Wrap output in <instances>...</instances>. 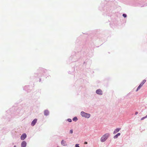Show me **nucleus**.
<instances>
[{
	"label": "nucleus",
	"instance_id": "nucleus-24",
	"mask_svg": "<svg viewBox=\"0 0 147 147\" xmlns=\"http://www.w3.org/2000/svg\"><path fill=\"white\" fill-rule=\"evenodd\" d=\"M16 147V146H14V147Z\"/></svg>",
	"mask_w": 147,
	"mask_h": 147
},
{
	"label": "nucleus",
	"instance_id": "nucleus-18",
	"mask_svg": "<svg viewBox=\"0 0 147 147\" xmlns=\"http://www.w3.org/2000/svg\"><path fill=\"white\" fill-rule=\"evenodd\" d=\"M67 120L69 122H71V120L70 119H68Z\"/></svg>",
	"mask_w": 147,
	"mask_h": 147
},
{
	"label": "nucleus",
	"instance_id": "nucleus-13",
	"mask_svg": "<svg viewBox=\"0 0 147 147\" xmlns=\"http://www.w3.org/2000/svg\"><path fill=\"white\" fill-rule=\"evenodd\" d=\"M146 80H144L141 83V84H142V85H143L144 83L146 82Z\"/></svg>",
	"mask_w": 147,
	"mask_h": 147
},
{
	"label": "nucleus",
	"instance_id": "nucleus-9",
	"mask_svg": "<svg viewBox=\"0 0 147 147\" xmlns=\"http://www.w3.org/2000/svg\"><path fill=\"white\" fill-rule=\"evenodd\" d=\"M44 114L45 115H47L49 114V112L47 110H45L44 111Z\"/></svg>",
	"mask_w": 147,
	"mask_h": 147
},
{
	"label": "nucleus",
	"instance_id": "nucleus-20",
	"mask_svg": "<svg viewBox=\"0 0 147 147\" xmlns=\"http://www.w3.org/2000/svg\"><path fill=\"white\" fill-rule=\"evenodd\" d=\"M73 131L72 130H71L70 131V133L71 134H72L73 133Z\"/></svg>",
	"mask_w": 147,
	"mask_h": 147
},
{
	"label": "nucleus",
	"instance_id": "nucleus-16",
	"mask_svg": "<svg viewBox=\"0 0 147 147\" xmlns=\"http://www.w3.org/2000/svg\"><path fill=\"white\" fill-rule=\"evenodd\" d=\"M141 87H140V86H138L137 89V90H136V91H137L139 89H140Z\"/></svg>",
	"mask_w": 147,
	"mask_h": 147
},
{
	"label": "nucleus",
	"instance_id": "nucleus-23",
	"mask_svg": "<svg viewBox=\"0 0 147 147\" xmlns=\"http://www.w3.org/2000/svg\"><path fill=\"white\" fill-rule=\"evenodd\" d=\"M87 143H87V142H84V144H87Z\"/></svg>",
	"mask_w": 147,
	"mask_h": 147
},
{
	"label": "nucleus",
	"instance_id": "nucleus-21",
	"mask_svg": "<svg viewBox=\"0 0 147 147\" xmlns=\"http://www.w3.org/2000/svg\"><path fill=\"white\" fill-rule=\"evenodd\" d=\"M143 85L142 84H140V85H139V86H140V87L141 88V87L143 86Z\"/></svg>",
	"mask_w": 147,
	"mask_h": 147
},
{
	"label": "nucleus",
	"instance_id": "nucleus-3",
	"mask_svg": "<svg viewBox=\"0 0 147 147\" xmlns=\"http://www.w3.org/2000/svg\"><path fill=\"white\" fill-rule=\"evenodd\" d=\"M96 93L98 94L102 95V91L100 89H98L96 91Z\"/></svg>",
	"mask_w": 147,
	"mask_h": 147
},
{
	"label": "nucleus",
	"instance_id": "nucleus-6",
	"mask_svg": "<svg viewBox=\"0 0 147 147\" xmlns=\"http://www.w3.org/2000/svg\"><path fill=\"white\" fill-rule=\"evenodd\" d=\"M37 121V119H34L31 123V125L32 126H34L36 123Z\"/></svg>",
	"mask_w": 147,
	"mask_h": 147
},
{
	"label": "nucleus",
	"instance_id": "nucleus-14",
	"mask_svg": "<svg viewBox=\"0 0 147 147\" xmlns=\"http://www.w3.org/2000/svg\"><path fill=\"white\" fill-rule=\"evenodd\" d=\"M146 80H144L141 83V84H142V85H143L144 83L146 82Z\"/></svg>",
	"mask_w": 147,
	"mask_h": 147
},
{
	"label": "nucleus",
	"instance_id": "nucleus-4",
	"mask_svg": "<svg viewBox=\"0 0 147 147\" xmlns=\"http://www.w3.org/2000/svg\"><path fill=\"white\" fill-rule=\"evenodd\" d=\"M26 137V134H23L21 137V139L22 140H24Z\"/></svg>",
	"mask_w": 147,
	"mask_h": 147
},
{
	"label": "nucleus",
	"instance_id": "nucleus-22",
	"mask_svg": "<svg viewBox=\"0 0 147 147\" xmlns=\"http://www.w3.org/2000/svg\"><path fill=\"white\" fill-rule=\"evenodd\" d=\"M138 113V112H136L135 113V114L136 115H137Z\"/></svg>",
	"mask_w": 147,
	"mask_h": 147
},
{
	"label": "nucleus",
	"instance_id": "nucleus-17",
	"mask_svg": "<svg viewBox=\"0 0 147 147\" xmlns=\"http://www.w3.org/2000/svg\"><path fill=\"white\" fill-rule=\"evenodd\" d=\"M123 16L124 17V18H125L127 16V15L126 14H123Z\"/></svg>",
	"mask_w": 147,
	"mask_h": 147
},
{
	"label": "nucleus",
	"instance_id": "nucleus-1",
	"mask_svg": "<svg viewBox=\"0 0 147 147\" xmlns=\"http://www.w3.org/2000/svg\"><path fill=\"white\" fill-rule=\"evenodd\" d=\"M109 136V133L106 134L101 137L100 139L101 141L102 142H104L108 138Z\"/></svg>",
	"mask_w": 147,
	"mask_h": 147
},
{
	"label": "nucleus",
	"instance_id": "nucleus-12",
	"mask_svg": "<svg viewBox=\"0 0 147 147\" xmlns=\"http://www.w3.org/2000/svg\"><path fill=\"white\" fill-rule=\"evenodd\" d=\"M146 80H144L141 83V84H142V85H143L144 83L146 82Z\"/></svg>",
	"mask_w": 147,
	"mask_h": 147
},
{
	"label": "nucleus",
	"instance_id": "nucleus-11",
	"mask_svg": "<svg viewBox=\"0 0 147 147\" xmlns=\"http://www.w3.org/2000/svg\"><path fill=\"white\" fill-rule=\"evenodd\" d=\"M78 120V119H77V117H74L73 119V121H77Z\"/></svg>",
	"mask_w": 147,
	"mask_h": 147
},
{
	"label": "nucleus",
	"instance_id": "nucleus-2",
	"mask_svg": "<svg viewBox=\"0 0 147 147\" xmlns=\"http://www.w3.org/2000/svg\"><path fill=\"white\" fill-rule=\"evenodd\" d=\"M81 114L82 116L87 118H89L90 117V114L86 113L83 111L81 112Z\"/></svg>",
	"mask_w": 147,
	"mask_h": 147
},
{
	"label": "nucleus",
	"instance_id": "nucleus-7",
	"mask_svg": "<svg viewBox=\"0 0 147 147\" xmlns=\"http://www.w3.org/2000/svg\"><path fill=\"white\" fill-rule=\"evenodd\" d=\"M61 144L63 146H67V144H66V142L63 140L61 141Z\"/></svg>",
	"mask_w": 147,
	"mask_h": 147
},
{
	"label": "nucleus",
	"instance_id": "nucleus-10",
	"mask_svg": "<svg viewBox=\"0 0 147 147\" xmlns=\"http://www.w3.org/2000/svg\"><path fill=\"white\" fill-rule=\"evenodd\" d=\"M120 133H118L115 136H114V138L115 139L117 138L120 135Z\"/></svg>",
	"mask_w": 147,
	"mask_h": 147
},
{
	"label": "nucleus",
	"instance_id": "nucleus-8",
	"mask_svg": "<svg viewBox=\"0 0 147 147\" xmlns=\"http://www.w3.org/2000/svg\"><path fill=\"white\" fill-rule=\"evenodd\" d=\"M121 129V128H117L113 132V134H116V133H117V132H118V131H119Z\"/></svg>",
	"mask_w": 147,
	"mask_h": 147
},
{
	"label": "nucleus",
	"instance_id": "nucleus-19",
	"mask_svg": "<svg viewBox=\"0 0 147 147\" xmlns=\"http://www.w3.org/2000/svg\"><path fill=\"white\" fill-rule=\"evenodd\" d=\"M79 144H76L75 145V147H80V146H79Z\"/></svg>",
	"mask_w": 147,
	"mask_h": 147
},
{
	"label": "nucleus",
	"instance_id": "nucleus-15",
	"mask_svg": "<svg viewBox=\"0 0 147 147\" xmlns=\"http://www.w3.org/2000/svg\"><path fill=\"white\" fill-rule=\"evenodd\" d=\"M147 117V115L146 116V117H142V118L141 119V120H143L144 119H145Z\"/></svg>",
	"mask_w": 147,
	"mask_h": 147
},
{
	"label": "nucleus",
	"instance_id": "nucleus-5",
	"mask_svg": "<svg viewBox=\"0 0 147 147\" xmlns=\"http://www.w3.org/2000/svg\"><path fill=\"white\" fill-rule=\"evenodd\" d=\"M26 143L25 141L22 142L21 144L22 147H26Z\"/></svg>",
	"mask_w": 147,
	"mask_h": 147
}]
</instances>
